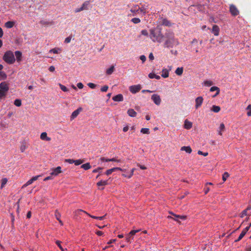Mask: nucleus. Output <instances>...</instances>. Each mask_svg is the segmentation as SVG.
Segmentation results:
<instances>
[{"label":"nucleus","mask_w":251,"mask_h":251,"mask_svg":"<svg viewBox=\"0 0 251 251\" xmlns=\"http://www.w3.org/2000/svg\"><path fill=\"white\" fill-rule=\"evenodd\" d=\"M165 42L163 46L166 48H173L179 44L178 40L175 37L174 33L168 30L164 34Z\"/></svg>","instance_id":"nucleus-1"},{"label":"nucleus","mask_w":251,"mask_h":251,"mask_svg":"<svg viewBox=\"0 0 251 251\" xmlns=\"http://www.w3.org/2000/svg\"><path fill=\"white\" fill-rule=\"evenodd\" d=\"M150 37L153 42L160 43L164 37L161 30L157 31L155 28H151L150 30Z\"/></svg>","instance_id":"nucleus-2"},{"label":"nucleus","mask_w":251,"mask_h":251,"mask_svg":"<svg viewBox=\"0 0 251 251\" xmlns=\"http://www.w3.org/2000/svg\"><path fill=\"white\" fill-rule=\"evenodd\" d=\"M3 59L8 64H13L15 61L13 52L10 50L7 51L3 56Z\"/></svg>","instance_id":"nucleus-3"},{"label":"nucleus","mask_w":251,"mask_h":251,"mask_svg":"<svg viewBox=\"0 0 251 251\" xmlns=\"http://www.w3.org/2000/svg\"><path fill=\"white\" fill-rule=\"evenodd\" d=\"M229 11L233 16H236L239 14V11L234 4H230L229 6Z\"/></svg>","instance_id":"nucleus-4"},{"label":"nucleus","mask_w":251,"mask_h":251,"mask_svg":"<svg viewBox=\"0 0 251 251\" xmlns=\"http://www.w3.org/2000/svg\"><path fill=\"white\" fill-rule=\"evenodd\" d=\"M141 89V86L140 84L132 85L129 87V90L132 94L138 92Z\"/></svg>","instance_id":"nucleus-5"},{"label":"nucleus","mask_w":251,"mask_h":251,"mask_svg":"<svg viewBox=\"0 0 251 251\" xmlns=\"http://www.w3.org/2000/svg\"><path fill=\"white\" fill-rule=\"evenodd\" d=\"M76 212L78 213V214H79L80 212H84L85 213H86L87 215H88L89 216H90V217L92 218H94V219H97V220H103L105 216H106V215L103 216H100V217H97V216H93V215H91L90 214H89V213H88L87 212L85 211H83L81 209H78L77 210V211H76Z\"/></svg>","instance_id":"nucleus-6"},{"label":"nucleus","mask_w":251,"mask_h":251,"mask_svg":"<svg viewBox=\"0 0 251 251\" xmlns=\"http://www.w3.org/2000/svg\"><path fill=\"white\" fill-rule=\"evenodd\" d=\"M151 99L154 102V103L157 105H159L160 104L161 100L160 96L158 95H152L151 96Z\"/></svg>","instance_id":"nucleus-7"},{"label":"nucleus","mask_w":251,"mask_h":251,"mask_svg":"<svg viewBox=\"0 0 251 251\" xmlns=\"http://www.w3.org/2000/svg\"><path fill=\"white\" fill-rule=\"evenodd\" d=\"M139 6L138 5H133L130 10V12L132 13V16H134L137 15L139 11ZM131 16V15H128V16Z\"/></svg>","instance_id":"nucleus-8"},{"label":"nucleus","mask_w":251,"mask_h":251,"mask_svg":"<svg viewBox=\"0 0 251 251\" xmlns=\"http://www.w3.org/2000/svg\"><path fill=\"white\" fill-rule=\"evenodd\" d=\"M249 229H250V226H247L246 227L244 228L243 230H242V231L241 232V234H240L239 236L235 241V242H237L239 241L240 240H241L243 238V237L245 235V234H246L247 231L249 230Z\"/></svg>","instance_id":"nucleus-9"},{"label":"nucleus","mask_w":251,"mask_h":251,"mask_svg":"<svg viewBox=\"0 0 251 251\" xmlns=\"http://www.w3.org/2000/svg\"><path fill=\"white\" fill-rule=\"evenodd\" d=\"M159 20H160V23L163 25L169 27V26H171L172 25L171 23L166 18H161L159 19Z\"/></svg>","instance_id":"nucleus-10"},{"label":"nucleus","mask_w":251,"mask_h":251,"mask_svg":"<svg viewBox=\"0 0 251 251\" xmlns=\"http://www.w3.org/2000/svg\"><path fill=\"white\" fill-rule=\"evenodd\" d=\"M203 99L202 97H199L197 98L195 100V108L196 109L199 108L201 106L202 102H203Z\"/></svg>","instance_id":"nucleus-11"},{"label":"nucleus","mask_w":251,"mask_h":251,"mask_svg":"<svg viewBox=\"0 0 251 251\" xmlns=\"http://www.w3.org/2000/svg\"><path fill=\"white\" fill-rule=\"evenodd\" d=\"M0 90L7 94L9 90V87L5 82H2L0 83Z\"/></svg>","instance_id":"nucleus-12"},{"label":"nucleus","mask_w":251,"mask_h":251,"mask_svg":"<svg viewBox=\"0 0 251 251\" xmlns=\"http://www.w3.org/2000/svg\"><path fill=\"white\" fill-rule=\"evenodd\" d=\"M82 111V108L81 107H79L76 110H75L71 115V119L73 120Z\"/></svg>","instance_id":"nucleus-13"},{"label":"nucleus","mask_w":251,"mask_h":251,"mask_svg":"<svg viewBox=\"0 0 251 251\" xmlns=\"http://www.w3.org/2000/svg\"><path fill=\"white\" fill-rule=\"evenodd\" d=\"M61 172V168L60 166L56 167L53 169L52 172L50 174L51 176H57Z\"/></svg>","instance_id":"nucleus-14"},{"label":"nucleus","mask_w":251,"mask_h":251,"mask_svg":"<svg viewBox=\"0 0 251 251\" xmlns=\"http://www.w3.org/2000/svg\"><path fill=\"white\" fill-rule=\"evenodd\" d=\"M173 218L174 220L176 221H179V220L180 219L181 220H185L186 218V217L185 216L183 215H176L174 214H173Z\"/></svg>","instance_id":"nucleus-15"},{"label":"nucleus","mask_w":251,"mask_h":251,"mask_svg":"<svg viewBox=\"0 0 251 251\" xmlns=\"http://www.w3.org/2000/svg\"><path fill=\"white\" fill-rule=\"evenodd\" d=\"M148 7V5H146V4L142 5L141 7L139 6V8H138L139 11L140 12H141V13H142L144 15H145L148 13V12H147Z\"/></svg>","instance_id":"nucleus-16"},{"label":"nucleus","mask_w":251,"mask_h":251,"mask_svg":"<svg viewBox=\"0 0 251 251\" xmlns=\"http://www.w3.org/2000/svg\"><path fill=\"white\" fill-rule=\"evenodd\" d=\"M112 100L114 101H122L124 100V97L123 95L120 94L112 98Z\"/></svg>","instance_id":"nucleus-17"},{"label":"nucleus","mask_w":251,"mask_h":251,"mask_svg":"<svg viewBox=\"0 0 251 251\" xmlns=\"http://www.w3.org/2000/svg\"><path fill=\"white\" fill-rule=\"evenodd\" d=\"M220 28L217 25H214L212 27V33L215 36H218L219 35Z\"/></svg>","instance_id":"nucleus-18"},{"label":"nucleus","mask_w":251,"mask_h":251,"mask_svg":"<svg viewBox=\"0 0 251 251\" xmlns=\"http://www.w3.org/2000/svg\"><path fill=\"white\" fill-rule=\"evenodd\" d=\"M100 160L102 162H108V161H113V162H120V160L117 159L116 158H113L111 159H107L105 157H101L100 158Z\"/></svg>","instance_id":"nucleus-19"},{"label":"nucleus","mask_w":251,"mask_h":251,"mask_svg":"<svg viewBox=\"0 0 251 251\" xmlns=\"http://www.w3.org/2000/svg\"><path fill=\"white\" fill-rule=\"evenodd\" d=\"M40 138L42 140L50 141L51 140L50 137H48L47 133L45 132H42L40 135Z\"/></svg>","instance_id":"nucleus-20"},{"label":"nucleus","mask_w":251,"mask_h":251,"mask_svg":"<svg viewBox=\"0 0 251 251\" xmlns=\"http://www.w3.org/2000/svg\"><path fill=\"white\" fill-rule=\"evenodd\" d=\"M192 127V123L188 121V120H185L184 122V127L185 129H189L191 128Z\"/></svg>","instance_id":"nucleus-21"},{"label":"nucleus","mask_w":251,"mask_h":251,"mask_svg":"<svg viewBox=\"0 0 251 251\" xmlns=\"http://www.w3.org/2000/svg\"><path fill=\"white\" fill-rule=\"evenodd\" d=\"M129 116L131 117H135L137 115V113L133 109H129L127 110V112Z\"/></svg>","instance_id":"nucleus-22"},{"label":"nucleus","mask_w":251,"mask_h":251,"mask_svg":"<svg viewBox=\"0 0 251 251\" xmlns=\"http://www.w3.org/2000/svg\"><path fill=\"white\" fill-rule=\"evenodd\" d=\"M2 68L3 66L2 65H0V79H5L6 78V75L4 72L1 71Z\"/></svg>","instance_id":"nucleus-23"},{"label":"nucleus","mask_w":251,"mask_h":251,"mask_svg":"<svg viewBox=\"0 0 251 251\" xmlns=\"http://www.w3.org/2000/svg\"><path fill=\"white\" fill-rule=\"evenodd\" d=\"M15 55L16 57V59L18 62H20L21 61V58H22V52L20 51H16L15 52Z\"/></svg>","instance_id":"nucleus-24"},{"label":"nucleus","mask_w":251,"mask_h":251,"mask_svg":"<svg viewBox=\"0 0 251 251\" xmlns=\"http://www.w3.org/2000/svg\"><path fill=\"white\" fill-rule=\"evenodd\" d=\"M180 150L185 151L188 153H191L192 152V149L190 146H183L181 148Z\"/></svg>","instance_id":"nucleus-25"},{"label":"nucleus","mask_w":251,"mask_h":251,"mask_svg":"<svg viewBox=\"0 0 251 251\" xmlns=\"http://www.w3.org/2000/svg\"><path fill=\"white\" fill-rule=\"evenodd\" d=\"M210 91L211 92H214L215 91H216V93L215 94L214 97L217 96L220 93V89H219V88H218V87H216V86H213V87H211V88L210 89Z\"/></svg>","instance_id":"nucleus-26"},{"label":"nucleus","mask_w":251,"mask_h":251,"mask_svg":"<svg viewBox=\"0 0 251 251\" xmlns=\"http://www.w3.org/2000/svg\"><path fill=\"white\" fill-rule=\"evenodd\" d=\"M15 25L14 21H8L5 23V26L8 28H11L13 27Z\"/></svg>","instance_id":"nucleus-27"},{"label":"nucleus","mask_w":251,"mask_h":251,"mask_svg":"<svg viewBox=\"0 0 251 251\" xmlns=\"http://www.w3.org/2000/svg\"><path fill=\"white\" fill-rule=\"evenodd\" d=\"M225 125L223 123H221L219 127V129H218V132L219 133V134L220 135H222V132H223L225 130Z\"/></svg>","instance_id":"nucleus-28"},{"label":"nucleus","mask_w":251,"mask_h":251,"mask_svg":"<svg viewBox=\"0 0 251 251\" xmlns=\"http://www.w3.org/2000/svg\"><path fill=\"white\" fill-rule=\"evenodd\" d=\"M27 148V146L26 145V143L25 141H23L21 143V145L20 147V150L22 152H24V151Z\"/></svg>","instance_id":"nucleus-29"},{"label":"nucleus","mask_w":251,"mask_h":251,"mask_svg":"<svg viewBox=\"0 0 251 251\" xmlns=\"http://www.w3.org/2000/svg\"><path fill=\"white\" fill-rule=\"evenodd\" d=\"M61 51V49L59 48H55L50 50L49 52L55 54L59 53Z\"/></svg>","instance_id":"nucleus-30"},{"label":"nucleus","mask_w":251,"mask_h":251,"mask_svg":"<svg viewBox=\"0 0 251 251\" xmlns=\"http://www.w3.org/2000/svg\"><path fill=\"white\" fill-rule=\"evenodd\" d=\"M108 184L107 180H100L97 183L98 186H104Z\"/></svg>","instance_id":"nucleus-31"},{"label":"nucleus","mask_w":251,"mask_h":251,"mask_svg":"<svg viewBox=\"0 0 251 251\" xmlns=\"http://www.w3.org/2000/svg\"><path fill=\"white\" fill-rule=\"evenodd\" d=\"M161 76L164 78H167L169 76V71L166 69H164L162 71Z\"/></svg>","instance_id":"nucleus-32"},{"label":"nucleus","mask_w":251,"mask_h":251,"mask_svg":"<svg viewBox=\"0 0 251 251\" xmlns=\"http://www.w3.org/2000/svg\"><path fill=\"white\" fill-rule=\"evenodd\" d=\"M81 168L85 170H87L90 169L91 168V166L89 163H86L85 164H82L81 166Z\"/></svg>","instance_id":"nucleus-33"},{"label":"nucleus","mask_w":251,"mask_h":251,"mask_svg":"<svg viewBox=\"0 0 251 251\" xmlns=\"http://www.w3.org/2000/svg\"><path fill=\"white\" fill-rule=\"evenodd\" d=\"M183 72V69L182 67L177 68L175 71V73L178 75H181Z\"/></svg>","instance_id":"nucleus-34"},{"label":"nucleus","mask_w":251,"mask_h":251,"mask_svg":"<svg viewBox=\"0 0 251 251\" xmlns=\"http://www.w3.org/2000/svg\"><path fill=\"white\" fill-rule=\"evenodd\" d=\"M149 77L151 78H155L156 79H160V76L159 75H156L154 73H150L149 75Z\"/></svg>","instance_id":"nucleus-35"},{"label":"nucleus","mask_w":251,"mask_h":251,"mask_svg":"<svg viewBox=\"0 0 251 251\" xmlns=\"http://www.w3.org/2000/svg\"><path fill=\"white\" fill-rule=\"evenodd\" d=\"M221 108L219 106L213 105L211 108V110L215 113H218L220 111Z\"/></svg>","instance_id":"nucleus-36"},{"label":"nucleus","mask_w":251,"mask_h":251,"mask_svg":"<svg viewBox=\"0 0 251 251\" xmlns=\"http://www.w3.org/2000/svg\"><path fill=\"white\" fill-rule=\"evenodd\" d=\"M114 71V66H112L106 70V74L110 75H111Z\"/></svg>","instance_id":"nucleus-37"},{"label":"nucleus","mask_w":251,"mask_h":251,"mask_svg":"<svg viewBox=\"0 0 251 251\" xmlns=\"http://www.w3.org/2000/svg\"><path fill=\"white\" fill-rule=\"evenodd\" d=\"M90 4V1H85L83 4L82 5H81V7L83 8V10H87L88 8V5H89Z\"/></svg>","instance_id":"nucleus-38"},{"label":"nucleus","mask_w":251,"mask_h":251,"mask_svg":"<svg viewBox=\"0 0 251 251\" xmlns=\"http://www.w3.org/2000/svg\"><path fill=\"white\" fill-rule=\"evenodd\" d=\"M141 132L143 134H149L150 133V129L148 128H142L141 129Z\"/></svg>","instance_id":"nucleus-39"},{"label":"nucleus","mask_w":251,"mask_h":251,"mask_svg":"<svg viewBox=\"0 0 251 251\" xmlns=\"http://www.w3.org/2000/svg\"><path fill=\"white\" fill-rule=\"evenodd\" d=\"M14 103L16 106L19 107L22 105L21 100L20 99H16L15 100Z\"/></svg>","instance_id":"nucleus-40"},{"label":"nucleus","mask_w":251,"mask_h":251,"mask_svg":"<svg viewBox=\"0 0 251 251\" xmlns=\"http://www.w3.org/2000/svg\"><path fill=\"white\" fill-rule=\"evenodd\" d=\"M131 21L134 24H137L140 23L141 20L138 18H133L131 20Z\"/></svg>","instance_id":"nucleus-41"},{"label":"nucleus","mask_w":251,"mask_h":251,"mask_svg":"<svg viewBox=\"0 0 251 251\" xmlns=\"http://www.w3.org/2000/svg\"><path fill=\"white\" fill-rule=\"evenodd\" d=\"M84 161V160H81V159L75 160L74 164H75V165L78 166L79 165H80L82 163H83Z\"/></svg>","instance_id":"nucleus-42"},{"label":"nucleus","mask_w":251,"mask_h":251,"mask_svg":"<svg viewBox=\"0 0 251 251\" xmlns=\"http://www.w3.org/2000/svg\"><path fill=\"white\" fill-rule=\"evenodd\" d=\"M59 87L60 89L63 91V92H68L69 91V89L64 85L59 84Z\"/></svg>","instance_id":"nucleus-43"},{"label":"nucleus","mask_w":251,"mask_h":251,"mask_svg":"<svg viewBox=\"0 0 251 251\" xmlns=\"http://www.w3.org/2000/svg\"><path fill=\"white\" fill-rule=\"evenodd\" d=\"M126 241L127 242L130 243L131 240L133 239V237L131 235H129V233L126 235Z\"/></svg>","instance_id":"nucleus-44"},{"label":"nucleus","mask_w":251,"mask_h":251,"mask_svg":"<svg viewBox=\"0 0 251 251\" xmlns=\"http://www.w3.org/2000/svg\"><path fill=\"white\" fill-rule=\"evenodd\" d=\"M33 182L32 181V180L30 179H29V180H28L25 184H24L23 186H22V188H25L26 187H27V186L31 184Z\"/></svg>","instance_id":"nucleus-45"},{"label":"nucleus","mask_w":251,"mask_h":251,"mask_svg":"<svg viewBox=\"0 0 251 251\" xmlns=\"http://www.w3.org/2000/svg\"><path fill=\"white\" fill-rule=\"evenodd\" d=\"M204 84L206 86H210L213 84V83L211 80H206L204 82Z\"/></svg>","instance_id":"nucleus-46"},{"label":"nucleus","mask_w":251,"mask_h":251,"mask_svg":"<svg viewBox=\"0 0 251 251\" xmlns=\"http://www.w3.org/2000/svg\"><path fill=\"white\" fill-rule=\"evenodd\" d=\"M229 176V174L227 172H225L223 175L222 179L224 181H225L227 178Z\"/></svg>","instance_id":"nucleus-47"},{"label":"nucleus","mask_w":251,"mask_h":251,"mask_svg":"<svg viewBox=\"0 0 251 251\" xmlns=\"http://www.w3.org/2000/svg\"><path fill=\"white\" fill-rule=\"evenodd\" d=\"M56 245L58 246V247L59 248V249L61 250V251H65V250L62 248V247L61 245V241L57 240L55 242Z\"/></svg>","instance_id":"nucleus-48"},{"label":"nucleus","mask_w":251,"mask_h":251,"mask_svg":"<svg viewBox=\"0 0 251 251\" xmlns=\"http://www.w3.org/2000/svg\"><path fill=\"white\" fill-rule=\"evenodd\" d=\"M247 110H248L247 114L248 116H251V105H249L247 107Z\"/></svg>","instance_id":"nucleus-49"},{"label":"nucleus","mask_w":251,"mask_h":251,"mask_svg":"<svg viewBox=\"0 0 251 251\" xmlns=\"http://www.w3.org/2000/svg\"><path fill=\"white\" fill-rule=\"evenodd\" d=\"M139 231L140 230H132L129 232V235H131L133 237V236Z\"/></svg>","instance_id":"nucleus-50"},{"label":"nucleus","mask_w":251,"mask_h":251,"mask_svg":"<svg viewBox=\"0 0 251 251\" xmlns=\"http://www.w3.org/2000/svg\"><path fill=\"white\" fill-rule=\"evenodd\" d=\"M108 89V86L107 85H104L101 88L100 90L101 92H105L107 91Z\"/></svg>","instance_id":"nucleus-51"},{"label":"nucleus","mask_w":251,"mask_h":251,"mask_svg":"<svg viewBox=\"0 0 251 251\" xmlns=\"http://www.w3.org/2000/svg\"><path fill=\"white\" fill-rule=\"evenodd\" d=\"M88 86L91 89H95L96 87V85L95 84L91 82L88 83Z\"/></svg>","instance_id":"nucleus-52"},{"label":"nucleus","mask_w":251,"mask_h":251,"mask_svg":"<svg viewBox=\"0 0 251 251\" xmlns=\"http://www.w3.org/2000/svg\"><path fill=\"white\" fill-rule=\"evenodd\" d=\"M7 180L6 178H3L1 180V187H3L7 183Z\"/></svg>","instance_id":"nucleus-53"},{"label":"nucleus","mask_w":251,"mask_h":251,"mask_svg":"<svg viewBox=\"0 0 251 251\" xmlns=\"http://www.w3.org/2000/svg\"><path fill=\"white\" fill-rule=\"evenodd\" d=\"M141 33L142 35L147 36H148L149 34L148 31L146 29L142 30Z\"/></svg>","instance_id":"nucleus-54"},{"label":"nucleus","mask_w":251,"mask_h":251,"mask_svg":"<svg viewBox=\"0 0 251 251\" xmlns=\"http://www.w3.org/2000/svg\"><path fill=\"white\" fill-rule=\"evenodd\" d=\"M6 94H7L5 93L4 92L0 90V99H1L2 98L5 97L6 95Z\"/></svg>","instance_id":"nucleus-55"},{"label":"nucleus","mask_w":251,"mask_h":251,"mask_svg":"<svg viewBox=\"0 0 251 251\" xmlns=\"http://www.w3.org/2000/svg\"><path fill=\"white\" fill-rule=\"evenodd\" d=\"M71 39L72 38L70 36H69L65 39L64 42L67 44L69 43L71 41Z\"/></svg>","instance_id":"nucleus-56"},{"label":"nucleus","mask_w":251,"mask_h":251,"mask_svg":"<svg viewBox=\"0 0 251 251\" xmlns=\"http://www.w3.org/2000/svg\"><path fill=\"white\" fill-rule=\"evenodd\" d=\"M247 211L246 209L243 210L241 213V217L243 218L244 216L247 215Z\"/></svg>","instance_id":"nucleus-57"},{"label":"nucleus","mask_w":251,"mask_h":251,"mask_svg":"<svg viewBox=\"0 0 251 251\" xmlns=\"http://www.w3.org/2000/svg\"><path fill=\"white\" fill-rule=\"evenodd\" d=\"M40 176H40V175L36 176H34L32 177L31 178V179L32 180V181L33 182H34V181L37 180L39 178V177H40Z\"/></svg>","instance_id":"nucleus-58"},{"label":"nucleus","mask_w":251,"mask_h":251,"mask_svg":"<svg viewBox=\"0 0 251 251\" xmlns=\"http://www.w3.org/2000/svg\"><path fill=\"white\" fill-rule=\"evenodd\" d=\"M135 170V169L133 168L131 170V172L128 174V176H127V178H130L133 176V173H134Z\"/></svg>","instance_id":"nucleus-59"},{"label":"nucleus","mask_w":251,"mask_h":251,"mask_svg":"<svg viewBox=\"0 0 251 251\" xmlns=\"http://www.w3.org/2000/svg\"><path fill=\"white\" fill-rule=\"evenodd\" d=\"M140 59L142 60L143 63H144L146 60V57L144 55H142L140 56Z\"/></svg>","instance_id":"nucleus-60"},{"label":"nucleus","mask_w":251,"mask_h":251,"mask_svg":"<svg viewBox=\"0 0 251 251\" xmlns=\"http://www.w3.org/2000/svg\"><path fill=\"white\" fill-rule=\"evenodd\" d=\"M198 153L199 154L202 155L204 156H206L208 155V152H203L202 151H199L198 152Z\"/></svg>","instance_id":"nucleus-61"},{"label":"nucleus","mask_w":251,"mask_h":251,"mask_svg":"<svg viewBox=\"0 0 251 251\" xmlns=\"http://www.w3.org/2000/svg\"><path fill=\"white\" fill-rule=\"evenodd\" d=\"M102 170V168H100V167H99V168H97V169H94L93 171V173H97V172H100V171H101Z\"/></svg>","instance_id":"nucleus-62"},{"label":"nucleus","mask_w":251,"mask_h":251,"mask_svg":"<svg viewBox=\"0 0 251 251\" xmlns=\"http://www.w3.org/2000/svg\"><path fill=\"white\" fill-rule=\"evenodd\" d=\"M66 162L69 163V164H73L75 162V160L71 159H68L66 160Z\"/></svg>","instance_id":"nucleus-63"},{"label":"nucleus","mask_w":251,"mask_h":251,"mask_svg":"<svg viewBox=\"0 0 251 251\" xmlns=\"http://www.w3.org/2000/svg\"><path fill=\"white\" fill-rule=\"evenodd\" d=\"M77 86L79 89H82L84 86L81 82H79L77 84Z\"/></svg>","instance_id":"nucleus-64"}]
</instances>
